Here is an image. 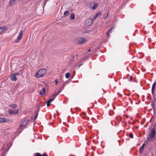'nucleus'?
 Listing matches in <instances>:
<instances>
[{
    "mask_svg": "<svg viewBox=\"0 0 156 156\" xmlns=\"http://www.w3.org/2000/svg\"><path fill=\"white\" fill-rule=\"evenodd\" d=\"M145 145L146 144L144 143L142 146L139 148V152L140 153H141V152L143 151Z\"/></svg>",
    "mask_w": 156,
    "mask_h": 156,
    "instance_id": "ddd939ff",
    "label": "nucleus"
},
{
    "mask_svg": "<svg viewBox=\"0 0 156 156\" xmlns=\"http://www.w3.org/2000/svg\"><path fill=\"white\" fill-rule=\"evenodd\" d=\"M38 112H39V111H38V110L36 111L35 112V116L34 118V121H35V120L37 119V115H38Z\"/></svg>",
    "mask_w": 156,
    "mask_h": 156,
    "instance_id": "f3484780",
    "label": "nucleus"
},
{
    "mask_svg": "<svg viewBox=\"0 0 156 156\" xmlns=\"http://www.w3.org/2000/svg\"><path fill=\"white\" fill-rule=\"evenodd\" d=\"M90 51H91L90 49H88V52H90Z\"/></svg>",
    "mask_w": 156,
    "mask_h": 156,
    "instance_id": "4c0bfd02",
    "label": "nucleus"
},
{
    "mask_svg": "<svg viewBox=\"0 0 156 156\" xmlns=\"http://www.w3.org/2000/svg\"><path fill=\"white\" fill-rule=\"evenodd\" d=\"M7 30V28L5 27H0V34L2 33L5 32Z\"/></svg>",
    "mask_w": 156,
    "mask_h": 156,
    "instance_id": "9d476101",
    "label": "nucleus"
},
{
    "mask_svg": "<svg viewBox=\"0 0 156 156\" xmlns=\"http://www.w3.org/2000/svg\"><path fill=\"white\" fill-rule=\"evenodd\" d=\"M152 107L154 109V112L155 110V107L154 105L153 104V102L152 101L151 102V105Z\"/></svg>",
    "mask_w": 156,
    "mask_h": 156,
    "instance_id": "c85d7f7f",
    "label": "nucleus"
},
{
    "mask_svg": "<svg viewBox=\"0 0 156 156\" xmlns=\"http://www.w3.org/2000/svg\"><path fill=\"white\" fill-rule=\"evenodd\" d=\"M75 16L74 13H72L70 16V18L71 20H73L75 19Z\"/></svg>",
    "mask_w": 156,
    "mask_h": 156,
    "instance_id": "aec40b11",
    "label": "nucleus"
},
{
    "mask_svg": "<svg viewBox=\"0 0 156 156\" xmlns=\"http://www.w3.org/2000/svg\"><path fill=\"white\" fill-rule=\"evenodd\" d=\"M129 136L130 137L132 138H133V135L132 133H130L129 134Z\"/></svg>",
    "mask_w": 156,
    "mask_h": 156,
    "instance_id": "cd10ccee",
    "label": "nucleus"
},
{
    "mask_svg": "<svg viewBox=\"0 0 156 156\" xmlns=\"http://www.w3.org/2000/svg\"><path fill=\"white\" fill-rule=\"evenodd\" d=\"M19 73L18 72L14 73L11 76L10 78L12 80L14 81H16L17 80L16 76L18 75Z\"/></svg>",
    "mask_w": 156,
    "mask_h": 156,
    "instance_id": "39448f33",
    "label": "nucleus"
},
{
    "mask_svg": "<svg viewBox=\"0 0 156 156\" xmlns=\"http://www.w3.org/2000/svg\"><path fill=\"white\" fill-rule=\"evenodd\" d=\"M93 21L94 20L92 18H88L85 20L86 24L88 26L90 25L93 23Z\"/></svg>",
    "mask_w": 156,
    "mask_h": 156,
    "instance_id": "20e7f679",
    "label": "nucleus"
},
{
    "mask_svg": "<svg viewBox=\"0 0 156 156\" xmlns=\"http://www.w3.org/2000/svg\"><path fill=\"white\" fill-rule=\"evenodd\" d=\"M65 84H63L62 86L59 90V92L60 93V92L64 89Z\"/></svg>",
    "mask_w": 156,
    "mask_h": 156,
    "instance_id": "6ab92c4d",
    "label": "nucleus"
},
{
    "mask_svg": "<svg viewBox=\"0 0 156 156\" xmlns=\"http://www.w3.org/2000/svg\"><path fill=\"white\" fill-rule=\"evenodd\" d=\"M107 16H106L105 17H104L105 18H106L107 17Z\"/></svg>",
    "mask_w": 156,
    "mask_h": 156,
    "instance_id": "ea45409f",
    "label": "nucleus"
},
{
    "mask_svg": "<svg viewBox=\"0 0 156 156\" xmlns=\"http://www.w3.org/2000/svg\"><path fill=\"white\" fill-rule=\"evenodd\" d=\"M156 85V82H154V83L153 84L152 89V90H154L155 88V87Z\"/></svg>",
    "mask_w": 156,
    "mask_h": 156,
    "instance_id": "4be33fe9",
    "label": "nucleus"
},
{
    "mask_svg": "<svg viewBox=\"0 0 156 156\" xmlns=\"http://www.w3.org/2000/svg\"><path fill=\"white\" fill-rule=\"evenodd\" d=\"M69 14V12L68 11H66L64 12V15L66 16H68Z\"/></svg>",
    "mask_w": 156,
    "mask_h": 156,
    "instance_id": "b1692460",
    "label": "nucleus"
},
{
    "mask_svg": "<svg viewBox=\"0 0 156 156\" xmlns=\"http://www.w3.org/2000/svg\"><path fill=\"white\" fill-rule=\"evenodd\" d=\"M60 93L58 92V93H54L53 94V95H52V96L53 97V98H55V97L57 96Z\"/></svg>",
    "mask_w": 156,
    "mask_h": 156,
    "instance_id": "412c9836",
    "label": "nucleus"
},
{
    "mask_svg": "<svg viewBox=\"0 0 156 156\" xmlns=\"http://www.w3.org/2000/svg\"><path fill=\"white\" fill-rule=\"evenodd\" d=\"M87 41V39L83 37H79L76 40V42L78 44H83L84 42Z\"/></svg>",
    "mask_w": 156,
    "mask_h": 156,
    "instance_id": "7ed1b4c3",
    "label": "nucleus"
},
{
    "mask_svg": "<svg viewBox=\"0 0 156 156\" xmlns=\"http://www.w3.org/2000/svg\"><path fill=\"white\" fill-rule=\"evenodd\" d=\"M45 91V89L44 88H43L42 90H41L40 92V94L41 95H43Z\"/></svg>",
    "mask_w": 156,
    "mask_h": 156,
    "instance_id": "2eb2a0df",
    "label": "nucleus"
},
{
    "mask_svg": "<svg viewBox=\"0 0 156 156\" xmlns=\"http://www.w3.org/2000/svg\"><path fill=\"white\" fill-rule=\"evenodd\" d=\"M29 121V119L24 120L21 123L20 125V127L25 126L27 124Z\"/></svg>",
    "mask_w": 156,
    "mask_h": 156,
    "instance_id": "6e6552de",
    "label": "nucleus"
},
{
    "mask_svg": "<svg viewBox=\"0 0 156 156\" xmlns=\"http://www.w3.org/2000/svg\"><path fill=\"white\" fill-rule=\"evenodd\" d=\"M89 30H87L86 33H89Z\"/></svg>",
    "mask_w": 156,
    "mask_h": 156,
    "instance_id": "c9c22d12",
    "label": "nucleus"
},
{
    "mask_svg": "<svg viewBox=\"0 0 156 156\" xmlns=\"http://www.w3.org/2000/svg\"><path fill=\"white\" fill-rule=\"evenodd\" d=\"M151 92L152 94L153 95L154 93V90H152V89H151Z\"/></svg>",
    "mask_w": 156,
    "mask_h": 156,
    "instance_id": "72a5a7b5",
    "label": "nucleus"
},
{
    "mask_svg": "<svg viewBox=\"0 0 156 156\" xmlns=\"http://www.w3.org/2000/svg\"><path fill=\"white\" fill-rule=\"evenodd\" d=\"M94 2H91L90 3H89L87 4V5L90 7V8H91V7H92V6L93 5H92V4H93Z\"/></svg>",
    "mask_w": 156,
    "mask_h": 156,
    "instance_id": "a211bd4d",
    "label": "nucleus"
},
{
    "mask_svg": "<svg viewBox=\"0 0 156 156\" xmlns=\"http://www.w3.org/2000/svg\"><path fill=\"white\" fill-rule=\"evenodd\" d=\"M46 103H47V107H49L50 106V102H48L47 101L46 102Z\"/></svg>",
    "mask_w": 156,
    "mask_h": 156,
    "instance_id": "7c9ffc66",
    "label": "nucleus"
},
{
    "mask_svg": "<svg viewBox=\"0 0 156 156\" xmlns=\"http://www.w3.org/2000/svg\"><path fill=\"white\" fill-rule=\"evenodd\" d=\"M15 1H9L8 3V5L9 6H11L15 3Z\"/></svg>",
    "mask_w": 156,
    "mask_h": 156,
    "instance_id": "4468645a",
    "label": "nucleus"
},
{
    "mask_svg": "<svg viewBox=\"0 0 156 156\" xmlns=\"http://www.w3.org/2000/svg\"><path fill=\"white\" fill-rule=\"evenodd\" d=\"M156 134V129L154 127L153 128L151 131V134H149V137L147 138V141H151L152 139L154 137Z\"/></svg>",
    "mask_w": 156,
    "mask_h": 156,
    "instance_id": "f03ea898",
    "label": "nucleus"
},
{
    "mask_svg": "<svg viewBox=\"0 0 156 156\" xmlns=\"http://www.w3.org/2000/svg\"><path fill=\"white\" fill-rule=\"evenodd\" d=\"M133 80V77L132 76H130V78L129 79V81H132Z\"/></svg>",
    "mask_w": 156,
    "mask_h": 156,
    "instance_id": "473e14b6",
    "label": "nucleus"
},
{
    "mask_svg": "<svg viewBox=\"0 0 156 156\" xmlns=\"http://www.w3.org/2000/svg\"><path fill=\"white\" fill-rule=\"evenodd\" d=\"M41 156H48V155L47 154L44 153L42 155H41Z\"/></svg>",
    "mask_w": 156,
    "mask_h": 156,
    "instance_id": "2f4dec72",
    "label": "nucleus"
},
{
    "mask_svg": "<svg viewBox=\"0 0 156 156\" xmlns=\"http://www.w3.org/2000/svg\"><path fill=\"white\" fill-rule=\"evenodd\" d=\"M46 2H45V4H46Z\"/></svg>",
    "mask_w": 156,
    "mask_h": 156,
    "instance_id": "79ce46f5",
    "label": "nucleus"
},
{
    "mask_svg": "<svg viewBox=\"0 0 156 156\" xmlns=\"http://www.w3.org/2000/svg\"><path fill=\"white\" fill-rule=\"evenodd\" d=\"M101 14V12H97L95 15L93 16V17H92L93 19L94 20L95 19H96L98 16H100Z\"/></svg>",
    "mask_w": 156,
    "mask_h": 156,
    "instance_id": "f8f14e48",
    "label": "nucleus"
},
{
    "mask_svg": "<svg viewBox=\"0 0 156 156\" xmlns=\"http://www.w3.org/2000/svg\"><path fill=\"white\" fill-rule=\"evenodd\" d=\"M19 109H17L15 111H12L11 110L9 109L8 110L9 112L10 115L16 114L19 113Z\"/></svg>",
    "mask_w": 156,
    "mask_h": 156,
    "instance_id": "0eeeda50",
    "label": "nucleus"
},
{
    "mask_svg": "<svg viewBox=\"0 0 156 156\" xmlns=\"http://www.w3.org/2000/svg\"><path fill=\"white\" fill-rule=\"evenodd\" d=\"M82 64H81L79 66H78V67L79 68V67H80L81 66V65H82Z\"/></svg>",
    "mask_w": 156,
    "mask_h": 156,
    "instance_id": "58836bf2",
    "label": "nucleus"
},
{
    "mask_svg": "<svg viewBox=\"0 0 156 156\" xmlns=\"http://www.w3.org/2000/svg\"><path fill=\"white\" fill-rule=\"evenodd\" d=\"M114 28V27H112L111 29H110V30H111L112 29H113Z\"/></svg>",
    "mask_w": 156,
    "mask_h": 156,
    "instance_id": "e433bc0d",
    "label": "nucleus"
},
{
    "mask_svg": "<svg viewBox=\"0 0 156 156\" xmlns=\"http://www.w3.org/2000/svg\"><path fill=\"white\" fill-rule=\"evenodd\" d=\"M70 76V73H69L68 72L66 74V78H68Z\"/></svg>",
    "mask_w": 156,
    "mask_h": 156,
    "instance_id": "5701e85b",
    "label": "nucleus"
},
{
    "mask_svg": "<svg viewBox=\"0 0 156 156\" xmlns=\"http://www.w3.org/2000/svg\"><path fill=\"white\" fill-rule=\"evenodd\" d=\"M82 115H85L86 114H85V113H84V112H82Z\"/></svg>",
    "mask_w": 156,
    "mask_h": 156,
    "instance_id": "f704fd0d",
    "label": "nucleus"
},
{
    "mask_svg": "<svg viewBox=\"0 0 156 156\" xmlns=\"http://www.w3.org/2000/svg\"><path fill=\"white\" fill-rule=\"evenodd\" d=\"M58 81H59V80L58 79H56L55 80V85H57L58 82Z\"/></svg>",
    "mask_w": 156,
    "mask_h": 156,
    "instance_id": "c756f323",
    "label": "nucleus"
},
{
    "mask_svg": "<svg viewBox=\"0 0 156 156\" xmlns=\"http://www.w3.org/2000/svg\"><path fill=\"white\" fill-rule=\"evenodd\" d=\"M9 120L8 119H6L5 117L0 118V123L4 122H9Z\"/></svg>",
    "mask_w": 156,
    "mask_h": 156,
    "instance_id": "1a4fd4ad",
    "label": "nucleus"
},
{
    "mask_svg": "<svg viewBox=\"0 0 156 156\" xmlns=\"http://www.w3.org/2000/svg\"><path fill=\"white\" fill-rule=\"evenodd\" d=\"M32 118H33V116H32V117H31V119H32Z\"/></svg>",
    "mask_w": 156,
    "mask_h": 156,
    "instance_id": "a19ab883",
    "label": "nucleus"
},
{
    "mask_svg": "<svg viewBox=\"0 0 156 156\" xmlns=\"http://www.w3.org/2000/svg\"><path fill=\"white\" fill-rule=\"evenodd\" d=\"M9 106L11 107L12 108H15L18 107V105L16 104H12V105H10Z\"/></svg>",
    "mask_w": 156,
    "mask_h": 156,
    "instance_id": "dca6fc26",
    "label": "nucleus"
},
{
    "mask_svg": "<svg viewBox=\"0 0 156 156\" xmlns=\"http://www.w3.org/2000/svg\"><path fill=\"white\" fill-rule=\"evenodd\" d=\"M22 30H21L20 31L19 33V35L16 39V40L15 41V42H18L19 41H20L22 37Z\"/></svg>",
    "mask_w": 156,
    "mask_h": 156,
    "instance_id": "423d86ee",
    "label": "nucleus"
},
{
    "mask_svg": "<svg viewBox=\"0 0 156 156\" xmlns=\"http://www.w3.org/2000/svg\"><path fill=\"white\" fill-rule=\"evenodd\" d=\"M93 5L91 7V9L93 10L95 9L98 6V4L96 2H94L93 4H92Z\"/></svg>",
    "mask_w": 156,
    "mask_h": 156,
    "instance_id": "9b49d317",
    "label": "nucleus"
},
{
    "mask_svg": "<svg viewBox=\"0 0 156 156\" xmlns=\"http://www.w3.org/2000/svg\"><path fill=\"white\" fill-rule=\"evenodd\" d=\"M35 156H41V154L38 153H36L35 154Z\"/></svg>",
    "mask_w": 156,
    "mask_h": 156,
    "instance_id": "bb28decb",
    "label": "nucleus"
},
{
    "mask_svg": "<svg viewBox=\"0 0 156 156\" xmlns=\"http://www.w3.org/2000/svg\"><path fill=\"white\" fill-rule=\"evenodd\" d=\"M54 99H55V98H51L49 100H48L47 101L48 102H49L50 103L51 101H53L54 100Z\"/></svg>",
    "mask_w": 156,
    "mask_h": 156,
    "instance_id": "393cba45",
    "label": "nucleus"
},
{
    "mask_svg": "<svg viewBox=\"0 0 156 156\" xmlns=\"http://www.w3.org/2000/svg\"><path fill=\"white\" fill-rule=\"evenodd\" d=\"M46 70L45 69H41L38 70L36 73L35 76L37 78H40L43 76L46 73Z\"/></svg>",
    "mask_w": 156,
    "mask_h": 156,
    "instance_id": "f257e3e1",
    "label": "nucleus"
},
{
    "mask_svg": "<svg viewBox=\"0 0 156 156\" xmlns=\"http://www.w3.org/2000/svg\"><path fill=\"white\" fill-rule=\"evenodd\" d=\"M111 30H108L107 32V34L108 35V36L109 37V34L111 33Z\"/></svg>",
    "mask_w": 156,
    "mask_h": 156,
    "instance_id": "a878e982",
    "label": "nucleus"
},
{
    "mask_svg": "<svg viewBox=\"0 0 156 156\" xmlns=\"http://www.w3.org/2000/svg\"><path fill=\"white\" fill-rule=\"evenodd\" d=\"M155 101H156V98L155 99Z\"/></svg>",
    "mask_w": 156,
    "mask_h": 156,
    "instance_id": "37998d69",
    "label": "nucleus"
}]
</instances>
